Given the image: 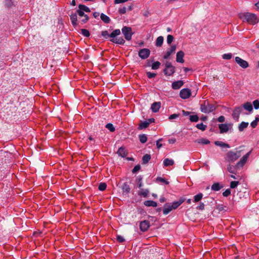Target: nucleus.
Returning a JSON list of instances; mask_svg holds the SVG:
<instances>
[{"mask_svg":"<svg viewBox=\"0 0 259 259\" xmlns=\"http://www.w3.org/2000/svg\"><path fill=\"white\" fill-rule=\"evenodd\" d=\"M240 18L242 19L243 21H246L251 24H256L258 22L257 17L255 14L253 13L248 12L244 13L241 14Z\"/></svg>","mask_w":259,"mask_h":259,"instance_id":"f257e3e1","label":"nucleus"},{"mask_svg":"<svg viewBox=\"0 0 259 259\" xmlns=\"http://www.w3.org/2000/svg\"><path fill=\"white\" fill-rule=\"evenodd\" d=\"M241 156V151L234 152L229 151L226 154V160L229 162H234Z\"/></svg>","mask_w":259,"mask_h":259,"instance_id":"f03ea898","label":"nucleus"},{"mask_svg":"<svg viewBox=\"0 0 259 259\" xmlns=\"http://www.w3.org/2000/svg\"><path fill=\"white\" fill-rule=\"evenodd\" d=\"M215 109V107L214 105L205 102L200 106V110L202 112L204 113H209L213 112Z\"/></svg>","mask_w":259,"mask_h":259,"instance_id":"7ed1b4c3","label":"nucleus"},{"mask_svg":"<svg viewBox=\"0 0 259 259\" xmlns=\"http://www.w3.org/2000/svg\"><path fill=\"white\" fill-rule=\"evenodd\" d=\"M165 69L163 73L165 75L171 76L175 72V67L172 65L170 62H167L165 64Z\"/></svg>","mask_w":259,"mask_h":259,"instance_id":"20e7f679","label":"nucleus"},{"mask_svg":"<svg viewBox=\"0 0 259 259\" xmlns=\"http://www.w3.org/2000/svg\"><path fill=\"white\" fill-rule=\"evenodd\" d=\"M121 31L126 40H130L132 39L133 33L132 32V28L131 27L123 26L121 29Z\"/></svg>","mask_w":259,"mask_h":259,"instance_id":"39448f33","label":"nucleus"},{"mask_svg":"<svg viewBox=\"0 0 259 259\" xmlns=\"http://www.w3.org/2000/svg\"><path fill=\"white\" fill-rule=\"evenodd\" d=\"M191 91L188 88L182 89L180 92V97L183 99H188L191 95Z\"/></svg>","mask_w":259,"mask_h":259,"instance_id":"423d86ee","label":"nucleus"},{"mask_svg":"<svg viewBox=\"0 0 259 259\" xmlns=\"http://www.w3.org/2000/svg\"><path fill=\"white\" fill-rule=\"evenodd\" d=\"M150 54V51L148 49H142L139 51V56L142 59H146L149 57Z\"/></svg>","mask_w":259,"mask_h":259,"instance_id":"0eeeda50","label":"nucleus"},{"mask_svg":"<svg viewBox=\"0 0 259 259\" xmlns=\"http://www.w3.org/2000/svg\"><path fill=\"white\" fill-rule=\"evenodd\" d=\"M251 153V150L249 151L245 155H244L240 159V160L237 163L236 166L237 167H243V165L246 162L247 159L248 158L249 156H250Z\"/></svg>","mask_w":259,"mask_h":259,"instance_id":"6e6552de","label":"nucleus"},{"mask_svg":"<svg viewBox=\"0 0 259 259\" xmlns=\"http://www.w3.org/2000/svg\"><path fill=\"white\" fill-rule=\"evenodd\" d=\"M242 111V108L241 106L236 107L232 113V117L235 121H238L240 114Z\"/></svg>","mask_w":259,"mask_h":259,"instance_id":"1a4fd4ad","label":"nucleus"},{"mask_svg":"<svg viewBox=\"0 0 259 259\" xmlns=\"http://www.w3.org/2000/svg\"><path fill=\"white\" fill-rule=\"evenodd\" d=\"M235 60V62L242 68H246L249 66L248 63L246 61L243 60L239 57H236Z\"/></svg>","mask_w":259,"mask_h":259,"instance_id":"9d476101","label":"nucleus"},{"mask_svg":"<svg viewBox=\"0 0 259 259\" xmlns=\"http://www.w3.org/2000/svg\"><path fill=\"white\" fill-rule=\"evenodd\" d=\"M150 227V223L148 221L144 220L140 223V229L142 232H146Z\"/></svg>","mask_w":259,"mask_h":259,"instance_id":"9b49d317","label":"nucleus"},{"mask_svg":"<svg viewBox=\"0 0 259 259\" xmlns=\"http://www.w3.org/2000/svg\"><path fill=\"white\" fill-rule=\"evenodd\" d=\"M176 50V46L175 45H171L170 48L167 50L166 53L163 55V59H167L169 58L170 55L172 53H174Z\"/></svg>","mask_w":259,"mask_h":259,"instance_id":"f8f14e48","label":"nucleus"},{"mask_svg":"<svg viewBox=\"0 0 259 259\" xmlns=\"http://www.w3.org/2000/svg\"><path fill=\"white\" fill-rule=\"evenodd\" d=\"M185 198L182 197V198H181L178 201H174L170 204L172 207V208H173V209H176L180 205H181L185 201Z\"/></svg>","mask_w":259,"mask_h":259,"instance_id":"ddd939ff","label":"nucleus"},{"mask_svg":"<svg viewBox=\"0 0 259 259\" xmlns=\"http://www.w3.org/2000/svg\"><path fill=\"white\" fill-rule=\"evenodd\" d=\"M184 56V53L182 51H179L177 53L176 55V61L178 63H183L184 62V60L183 59Z\"/></svg>","mask_w":259,"mask_h":259,"instance_id":"4468645a","label":"nucleus"},{"mask_svg":"<svg viewBox=\"0 0 259 259\" xmlns=\"http://www.w3.org/2000/svg\"><path fill=\"white\" fill-rule=\"evenodd\" d=\"M184 84V82L182 80L175 81L171 84V87L174 90H178L180 89Z\"/></svg>","mask_w":259,"mask_h":259,"instance_id":"2eb2a0df","label":"nucleus"},{"mask_svg":"<svg viewBox=\"0 0 259 259\" xmlns=\"http://www.w3.org/2000/svg\"><path fill=\"white\" fill-rule=\"evenodd\" d=\"M161 107V103L159 102H156L151 105V109L152 112L156 113L158 112Z\"/></svg>","mask_w":259,"mask_h":259,"instance_id":"dca6fc26","label":"nucleus"},{"mask_svg":"<svg viewBox=\"0 0 259 259\" xmlns=\"http://www.w3.org/2000/svg\"><path fill=\"white\" fill-rule=\"evenodd\" d=\"M70 20L72 25L75 27L77 25V16L76 13H73L70 15Z\"/></svg>","mask_w":259,"mask_h":259,"instance_id":"f3484780","label":"nucleus"},{"mask_svg":"<svg viewBox=\"0 0 259 259\" xmlns=\"http://www.w3.org/2000/svg\"><path fill=\"white\" fill-rule=\"evenodd\" d=\"M121 189L123 194H127L130 193L131 188L127 183L125 182L121 186Z\"/></svg>","mask_w":259,"mask_h":259,"instance_id":"a211bd4d","label":"nucleus"},{"mask_svg":"<svg viewBox=\"0 0 259 259\" xmlns=\"http://www.w3.org/2000/svg\"><path fill=\"white\" fill-rule=\"evenodd\" d=\"M117 153L119 156L124 158L126 156L127 152L124 147H121L118 149Z\"/></svg>","mask_w":259,"mask_h":259,"instance_id":"6ab92c4d","label":"nucleus"},{"mask_svg":"<svg viewBox=\"0 0 259 259\" xmlns=\"http://www.w3.org/2000/svg\"><path fill=\"white\" fill-rule=\"evenodd\" d=\"M223 187L224 186L223 185H221L220 183L216 182L212 185L211 189L212 191H218L220 190L222 188H223Z\"/></svg>","mask_w":259,"mask_h":259,"instance_id":"aec40b11","label":"nucleus"},{"mask_svg":"<svg viewBox=\"0 0 259 259\" xmlns=\"http://www.w3.org/2000/svg\"><path fill=\"white\" fill-rule=\"evenodd\" d=\"M172 209L173 208H172L170 203H165L164 205L163 213L164 214L166 215L169 213Z\"/></svg>","mask_w":259,"mask_h":259,"instance_id":"412c9836","label":"nucleus"},{"mask_svg":"<svg viewBox=\"0 0 259 259\" xmlns=\"http://www.w3.org/2000/svg\"><path fill=\"white\" fill-rule=\"evenodd\" d=\"M220 133H227L229 131V126L228 124L225 123H221L219 125Z\"/></svg>","mask_w":259,"mask_h":259,"instance_id":"4be33fe9","label":"nucleus"},{"mask_svg":"<svg viewBox=\"0 0 259 259\" xmlns=\"http://www.w3.org/2000/svg\"><path fill=\"white\" fill-rule=\"evenodd\" d=\"M144 204L148 207L152 206L155 207L157 206V202L153 200H146L144 202Z\"/></svg>","mask_w":259,"mask_h":259,"instance_id":"5701e85b","label":"nucleus"},{"mask_svg":"<svg viewBox=\"0 0 259 259\" xmlns=\"http://www.w3.org/2000/svg\"><path fill=\"white\" fill-rule=\"evenodd\" d=\"M110 40L114 43L119 45H123L125 43V40L122 37L112 38Z\"/></svg>","mask_w":259,"mask_h":259,"instance_id":"b1692460","label":"nucleus"},{"mask_svg":"<svg viewBox=\"0 0 259 259\" xmlns=\"http://www.w3.org/2000/svg\"><path fill=\"white\" fill-rule=\"evenodd\" d=\"M248 124L249 123L247 122H241L238 126V130L240 132H243L248 126Z\"/></svg>","mask_w":259,"mask_h":259,"instance_id":"393cba45","label":"nucleus"},{"mask_svg":"<svg viewBox=\"0 0 259 259\" xmlns=\"http://www.w3.org/2000/svg\"><path fill=\"white\" fill-rule=\"evenodd\" d=\"M214 144L218 146L221 147L222 148H230V146L229 144L224 143L222 141H215L214 142Z\"/></svg>","mask_w":259,"mask_h":259,"instance_id":"a878e982","label":"nucleus"},{"mask_svg":"<svg viewBox=\"0 0 259 259\" xmlns=\"http://www.w3.org/2000/svg\"><path fill=\"white\" fill-rule=\"evenodd\" d=\"M101 19L106 24L109 23L110 22V18L107 16L106 15L101 13L100 15Z\"/></svg>","mask_w":259,"mask_h":259,"instance_id":"bb28decb","label":"nucleus"},{"mask_svg":"<svg viewBox=\"0 0 259 259\" xmlns=\"http://www.w3.org/2000/svg\"><path fill=\"white\" fill-rule=\"evenodd\" d=\"M163 36H158L156 40L155 46L157 47H160L163 44Z\"/></svg>","mask_w":259,"mask_h":259,"instance_id":"cd10ccee","label":"nucleus"},{"mask_svg":"<svg viewBox=\"0 0 259 259\" xmlns=\"http://www.w3.org/2000/svg\"><path fill=\"white\" fill-rule=\"evenodd\" d=\"M174 164V160L169 158H165L163 160V164L165 166L172 165Z\"/></svg>","mask_w":259,"mask_h":259,"instance_id":"c85d7f7f","label":"nucleus"},{"mask_svg":"<svg viewBox=\"0 0 259 259\" xmlns=\"http://www.w3.org/2000/svg\"><path fill=\"white\" fill-rule=\"evenodd\" d=\"M243 107L249 112L253 110L252 105L250 102H246L243 105Z\"/></svg>","mask_w":259,"mask_h":259,"instance_id":"c756f323","label":"nucleus"},{"mask_svg":"<svg viewBox=\"0 0 259 259\" xmlns=\"http://www.w3.org/2000/svg\"><path fill=\"white\" fill-rule=\"evenodd\" d=\"M149 191L148 189H141V191L138 192L139 195L142 196L144 197H147Z\"/></svg>","mask_w":259,"mask_h":259,"instance_id":"7c9ffc66","label":"nucleus"},{"mask_svg":"<svg viewBox=\"0 0 259 259\" xmlns=\"http://www.w3.org/2000/svg\"><path fill=\"white\" fill-rule=\"evenodd\" d=\"M120 34V30L119 29L113 30L111 33L110 34L109 36L112 38H115L116 36L119 35Z\"/></svg>","mask_w":259,"mask_h":259,"instance_id":"2f4dec72","label":"nucleus"},{"mask_svg":"<svg viewBox=\"0 0 259 259\" xmlns=\"http://www.w3.org/2000/svg\"><path fill=\"white\" fill-rule=\"evenodd\" d=\"M149 125L148 124V122L147 121H144L141 122V123L139 125L138 129L139 130H143L148 127Z\"/></svg>","mask_w":259,"mask_h":259,"instance_id":"473e14b6","label":"nucleus"},{"mask_svg":"<svg viewBox=\"0 0 259 259\" xmlns=\"http://www.w3.org/2000/svg\"><path fill=\"white\" fill-rule=\"evenodd\" d=\"M151 159V156L149 154H145L142 157V161L143 164L147 163Z\"/></svg>","mask_w":259,"mask_h":259,"instance_id":"72a5a7b5","label":"nucleus"},{"mask_svg":"<svg viewBox=\"0 0 259 259\" xmlns=\"http://www.w3.org/2000/svg\"><path fill=\"white\" fill-rule=\"evenodd\" d=\"M140 142L142 144L145 143L147 141V137L145 134H141L139 136Z\"/></svg>","mask_w":259,"mask_h":259,"instance_id":"f704fd0d","label":"nucleus"},{"mask_svg":"<svg viewBox=\"0 0 259 259\" xmlns=\"http://www.w3.org/2000/svg\"><path fill=\"white\" fill-rule=\"evenodd\" d=\"M78 8H79L81 10H82L83 12H91L90 9L89 7H88L87 6L79 4L78 5Z\"/></svg>","mask_w":259,"mask_h":259,"instance_id":"c9c22d12","label":"nucleus"},{"mask_svg":"<svg viewBox=\"0 0 259 259\" xmlns=\"http://www.w3.org/2000/svg\"><path fill=\"white\" fill-rule=\"evenodd\" d=\"M142 179L143 177L141 175L138 176L136 178V182L138 184V187L139 188H141L143 186Z\"/></svg>","mask_w":259,"mask_h":259,"instance_id":"e433bc0d","label":"nucleus"},{"mask_svg":"<svg viewBox=\"0 0 259 259\" xmlns=\"http://www.w3.org/2000/svg\"><path fill=\"white\" fill-rule=\"evenodd\" d=\"M227 170L230 173H232V174H236L235 167L233 165H231V164L228 165H227Z\"/></svg>","mask_w":259,"mask_h":259,"instance_id":"4c0bfd02","label":"nucleus"},{"mask_svg":"<svg viewBox=\"0 0 259 259\" xmlns=\"http://www.w3.org/2000/svg\"><path fill=\"white\" fill-rule=\"evenodd\" d=\"M203 194L201 193H199L196 195L194 197V202H197L199 201L203 197Z\"/></svg>","mask_w":259,"mask_h":259,"instance_id":"58836bf2","label":"nucleus"},{"mask_svg":"<svg viewBox=\"0 0 259 259\" xmlns=\"http://www.w3.org/2000/svg\"><path fill=\"white\" fill-rule=\"evenodd\" d=\"M189 119L191 122H197L199 120V117L197 115H192L189 116Z\"/></svg>","mask_w":259,"mask_h":259,"instance_id":"ea45409f","label":"nucleus"},{"mask_svg":"<svg viewBox=\"0 0 259 259\" xmlns=\"http://www.w3.org/2000/svg\"><path fill=\"white\" fill-rule=\"evenodd\" d=\"M160 65V63L159 61L154 62L151 65L152 69L156 70L159 68Z\"/></svg>","mask_w":259,"mask_h":259,"instance_id":"a19ab883","label":"nucleus"},{"mask_svg":"<svg viewBox=\"0 0 259 259\" xmlns=\"http://www.w3.org/2000/svg\"><path fill=\"white\" fill-rule=\"evenodd\" d=\"M196 127L199 130H201L202 131H204L206 130V125L204 124L203 123H198L196 125Z\"/></svg>","mask_w":259,"mask_h":259,"instance_id":"79ce46f5","label":"nucleus"},{"mask_svg":"<svg viewBox=\"0 0 259 259\" xmlns=\"http://www.w3.org/2000/svg\"><path fill=\"white\" fill-rule=\"evenodd\" d=\"M81 33L82 35L85 37H89L90 35L89 31L86 29H81Z\"/></svg>","mask_w":259,"mask_h":259,"instance_id":"37998d69","label":"nucleus"},{"mask_svg":"<svg viewBox=\"0 0 259 259\" xmlns=\"http://www.w3.org/2000/svg\"><path fill=\"white\" fill-rule=\"evenodd\" d=\"M105 127L111 132H113L115 130V127H114L113 125L111 123H107Z\"/></svg>","mask_w":259,"mask_h":259,"instance_id":"c03bdc74","label":"nucleus"},{"mask_svg":"<svg viewBox=\"0 0 259 259\" xmlns=\"http://www.w3.org/2000/svg\"><path fill=\"white\" fill-rule=\"evenodd\" d=\"M198 143L203 145H207L210 143V141L207 139L202 138L198 141Z\"/></svg>","mask_w":259,"mask_h":259,"instance_id":"a18cd8bd","label":"nucleus"},{"mask_svg":"<svg viewBox=\"0 0 259 259\" xmlns=\"http://www.w3.org/2000/svg\"><path fill=\"white\" fill-rule=\"evenodd\" d=\"M106 187L107 185L106 183H101L99 185L98 189L99 190L103 191L106 189Z\"/></svg>","mask_w":259,"mask_h":259,"instance_id":"49530a36","label":"nucleus"},{"mask_svg":"<svg viewBox=\"0 0 259 259\" xmlns=\"http://www.w3.org/2000/svg\"><path fill=\"white\" fill-rule=\"evenodd\" d=\"M156 181L159 182L163 183L166 185L169 184V182L166 179L161 177H157L156 179Z\"/></svg>","mask_w":259,"mask_h":259,"instance_id":"de8ad7c7","label":"nucleus"},{"mask_svg":"<svg viewBox=\"0 0 259 259\" xmlns=\"http://www.w3.org/2000/svg\"><path fill=\"white\" fill-rule=\"evenodd\" d=\"M232 57V54L231 53H227V54H224L222 56L223 59L225 60H229Z\"/></svg>","mask_w":259,"mask_h":259,"instance_id":"09e8293b","label":"nucleus"},{"mask_svg":"<svg viewBox=\"0 0 259 259\" xmlns=\"http://www.w3.org/2000/svg\"><path fill=\"white\" fill-rule=\"evenodd\" d=\"M239 185V182L238 181H232L230 183V188L232 189H234L236 188Z\"/></svg>","mask_w":259,"mask_h":259,"instance_id":"8fccbe9b","label":"nucleus"},{"mask_svg":"<svg viewBox=\"0 0 259 259\" xmlns=\"http://www.w3.org/2000/svg\"><path fill=\"white\" fill-rule=\"evenodd\" d=\"M173 40H174V37L172 35H170V34L167 35L166 41H167V43L168 45L171 44V42H172Z\"/></svg>","mask_w":259,"mask_h":259,"instance_id":"3c124183","label":"nucleus"},{"mask_svg":"<svg viewBox=\"0 0 259 259\" xmlns=\"http://www.w3.org/2000/svg\"><path fill=\"white\" fill-rule=\"evenodd\" d=\"M252 105H253L255 109H258L259 108V100H254L252 102Z\"/></svg>","mask_w":259,"mask_h":259,"instance_id":"603ef678","label":"nucleus"},{"mask_svg":"<svg viewBox=\"0 0 259 259\" xmlns=\"http://www.w3.org/2000/svg\"><path fill=\"white\" fill-rule=\"evenodd\" d=\"M231 194V190L230 189H226L224 192L223 193V195L224 197H228Z\"/></svg>","mask_w":259,"mask_h":259,"instance_id":"864d4df0","label":"nucleus"},{"mask_svg":"<svg viewBox=\"0 0 259 259\" xmlns=\"http://www.w3.org/2000/svg\"><path fill=\"white\" fill-rule=\"evenodd\" d=\"M77 14L80 16V17H84V16L87 15V14H84V12L81 10L79 8L76 11Z\"/></svg>","mask_w":259,"mask_h":259,"instance_id":"5fc2aeb1","label":"nucleus"},{"mask_svg":"<svg viewBox=\"0 0 259 259\" xmlns=\"http://www.w3.org/2000/svg\"><path fill=\"white\" fill-rule=\"evenodd\" d=\"M141 168V166L139 164L136 165L132 169V172L135 174L139 171Z\"/></svg>","mask_w":259,"mask_h":259,"instance_id":"6e6d98bb","label":"nucleus"},{"mask_svg":"<svg viewBox=\"0 0 259 259\" xmlns=\"http://www.w3.org/2000/svg\"><path fill=\"white\" fill-rule=\"evenodd\" d=\"M101 35L102 36L106 38H107L108 37H110L109 34L107 30L102 31L101 32Z\"/></svg>","mask_w":259,"mask_h":259,"instance_id":"4d7b16f0","label":"nucleus"},{"mask_svg":"<svg viewBox=\"0 0 259 259\" xmlns=\"http://www.w3.org/2000/svg\"><path fill=\"white\" fill-rule=\"evenodd\" d=\"M179 116H180L179 114L175 113V114H171L170 116H169L168 119L169 120H172V119H176L177 118L179 117Z\"/></svg>","mask_w":259,"mask_h":259,"instance_id":"13d9d810","label":"nucleus"},{"mask_svg":"<svg viewBox=\"0 0 259 259\" xmlns=\"http://www.w3.org/2000/svg\"><path fill=\"white\" fill-rule=\"evenodd\" d=\"M147 75L149 78H152L156 76V74L151 72H147Z\"/></svg>","mask_w":259,"mask_h":259,"instance_id":"bf43d9fd","label":"nucleus"},{"mask_svg":"<svg viewBox=\"0 0 259 259\" xmlns=\"http://www.w3.org/2000/svg\"><path fill=\"white\" fill-rule=\"evenodd\" d=\"M126 9L125 7L120 8L118 9V12L120 14H124L126 13Z\"/></svg>","mask_w":259,"mask_h":259,"instance_id":"052dcab7","label":"nucleus"},{"mask_svg":"<svg viewBox=\"0 0 259 259\" xmlns=\"http://www.w3.org/2000/svg\"><path fill=\"white\" fill-rule=\"evenodd\" d=\"M204 204L203 202H200L199 205L196 207L197 209L203 210L204 209Z\"/></svg>","mask_w":259,"mask_h":259,"instance_id":"680f3d73","label":"nucleus"},{"mask_svg":"<svg viewBox=\"0 0 259 259\" xmlns=\"http://www.w3.org/2000/svg\"><path fill=\"white\" fill-rule=\"evenodd\" d=\"M117 240L120 243H122L125 241L124 238L120 236V235H117L116 237Z\"/></svg>","mask_w":259,"mask_h":259,"instance_id":"e2e57ef3","label":"nucleus"},{"mask_svg":"<svg viewBox=\"0 0 259 259\" xmlns=\"http://www.w3.org/2000/svg\"><path fill=\"white\" fill-rule=\"evenodd\" d=\"M89 18L88 15L84 16V17H83V18L81 20V23L82 24L87 23L88 22V21L89 20Z\"/></svg>","mask_w":259,"mask_h":259,"instance_id":"0e129e2a","label":"nucleus"},{"mask_svg":"<svg viewBox=\"0 0 259 259\" xmlns=\"http://www.w3.org/2000/svg\"><path fill=\"white\" fill-rule=\"evenodd\" d=\"M225 118L224 116H220L218 118V121L220 122H223L225 121Z\"/></svg>","mask_w":259,"mask_h":259,"instance_id":"69168bd1","label":"nucleus"},{"mask_svg":"<svg viewBox=\"0 0 259 259\" xmlns=\"http://www.w3.org/2000/svg\"><path fill=\"white\" fill-rule=\"evenodd\" d=\"M6 5L8 7H11L12 5V2L11 0H5Z\"/></svg>","mask_w":259,"mask_h":259,"instance_id":"338daca9","label":"nucleus"},{"mask_svg":"<svg viewBox=\"0 0 259 259\" xmlns=\"http://www.w3.org/2000/svg\"><path fill=\"white\" fill-rule=\"evenodd\" d=\"M161 141V139H159L158 140L156 141V146L159 149L162 146V144L160 143V141Z\"/></svg>","mask_w":259,"mask_h":259,"instance_id":"774afa93","label":"nucleus"}]
</instances>
